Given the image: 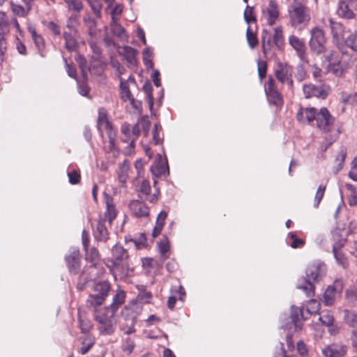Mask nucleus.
Returning <instances> with one entry per match:
<instances>
[{
	"label": "nucleus",
	"mask_w": 357,
	"mask_h": 357,
	"mask_svg": "<svg viewBox=\"0 0 357 357\" xmlns=\"http://www.w3.org/2000/svg\"><path fill=\"white\" fill-rule=\"evenodd\" d=\"M347 352V347L344 345H330L322 349L324 357H343Z\"/></svg>",
	"instance_id": "412c9836"
},
{
	"label": "nucleus",
	"mask_w": 357,
	"mask_h": 357,
	"mask_svg": "<svg viewBox=\"0 0 357 357\" xmlns=\"http://www.w3.org/2000/svg\"><path fill=\"white\" fill-rule=\"evenodd\" d=\"M293 68L287 63L279 62L275 69L277 79L283 84H287L289 89L293 87Z\"/></svg>",
	"instance_id": "9b49d317"
},
{
	"label": "nucleus",
	"mask_w": 357,
	"mask_h": 357,
	"mask_svg": "<svg viewBox=\"0 0 357 357\" xmlns=\"http://www.w3.org/2000/svg\"><path fill=\"white\" fill-rule=\"evenodd\" d=\"M89 4L93 10V13L98 18L101 17V10L102 4L100 0H89Z\"/></svg>",
	"instance_id": "6e6d98bb"
},
{
	"label": "nucleus",
	"mask_w": 357,
	"mask_h": 357,
	"mask_svg": "<svg viewBox=\"0 0 357 357\" xmlns=\"http://www.w3.org/2000/svg\"><path fill=\"white\" fill-rule=\"evenodd\" d=\"M151 190L150 182L147 180H144L140 185L139 192L144 195V199L146 201L151 203H155L158 200L159 192H154L151 195Z\"/></svg>",
	"instance_id": "393cba45"
},
{
	"label": "nucleus",
	"mask_w": 357,
	"mask_h": 357,
	"mask_svg": "<svg viewBox=\"0 0 357 357\" xmlns=\"http://www.w3.org/2000/svg\"><path fill=\"white\" fill-rule=\"evenodd\" d=\"M129 84H135V80L132 76L130 75L126 80L120 77L121 96L122 100L125 102L129 101L133 98V96L129 89Z\"/></svg>",
	"instance_id": "5701e85b"
},
{
	"label": "nucleus",
	"mask_w": 357,
	"mask_h": 357,
	"mask_svg": "<svg viewBox=\"0 0 357 357\" xmlns=\"http://www.w3.org/2000/svg\"><path fill=\"white\" fill-rule=\"evenodd\" d=\"M337 14L345 19H353L355 17L354 12L349 8L347 0H340L338 2Z\"/></svg>",
	"instance_id": "7c9ffc66"
},
{
	"label": "nucleus",
	"mask_w": 357,
	"mask_h": 357,
	"mask_svg": "<svg viewBox=\"0 0 357 357\" xmlns=\"http://www.w3.org/2000/svg\"><path fill=\"white\" fill-rule=\"evenodd\" d=\"M297 288L304 291L307 297L314 296L315 287L313 283L310 280H305V278H303L297 284Z\"/></svg>",
	"instance_id": "72a5a7b5"
},
{
	"label": "nucleus",
	"mask_w": 357,
	"mask_h": 357,
	"mask_svg": "<svg viewBox=\"0 0 357 357\" xmlns=\"http://www.w3.org/2000/svg\"><path fill=\"white\" fill-rule=\"evenodd\" d=\"M245 21L249 24L251 22H256V16L254 13V8L247 6L244 11Z\"/></svg>",
	"instance_id": "13d9d810"
},
{
	"label": "nucleus",
	"mask_w": 357,
	"mask_h": 357,
	"mask_svg": "<svg viewBox=\"0 0 357 357\" xmlns=\"http://www.w3.org/2000/svg\"><path fill=\"white\" fill-rule=\"evenodd\" d=\"M333 42L337 46L342 45L344 40V26L340 22L329 20Z\"/></svg>",
	"instance_id": "2eb2a0df"
},
{
	"label": "nucleus",
	"mask_w": 357,
	"mask_h": 357,
	"mask_svg": "<svg viewBox=\"0 0 357 357\" xmlns=\"http://www.w3.org/2000/svg\"><path fill=\"white\" fill-rule=\"evenodd\" d=\"M324 56L331 65H338L340 63L339 53L335 50L325 51Z\"/></svg>",
	"instance_id": "49530a36"
},
{
	"label": "nucleus",
	"mask_w": 357,
	"mask_h": 357,
	"mask_svg": "<svg viewBox=\"0 0 357 357\" xmlns=\"http://www.w3.org/2000/svg\"><path fill=\"white\" fill-rule=\"evenodd\" d=\"M63 38L65 39L66 48L69 51H74L77 47V41L71 33L65 31L63 33Z\"/></svg>",
	"instance_id": "de8ad7c7"
},
{
	"label": "nucleus",
	"mask_w": 357,
	"mask_h": 357,
	"mask_svg": "<svg viewBox=\"0 0 357 357\" xmlns=\"http://www.w3.org/2000/svg\"><path fill=\"white\" fill-rule=\"evenodd\" d=\"M344 43L347 47H349L354 52H357V33H351L344 39Z\"/></svg>",
	"instance_id": "603ef678"
},
{
	"label": "nucleus",
	"mask_w": 357,
	"mask_h": 357,
	"mask_svg": "<svg viewBox=\"0 0 357 357\" xmlns=\"http://www.w3.org/2000/svg\"><path fill=\"white\" fill-rule=\"evenodd\" d=\"M349 176L354 181H357V157H355L351 163V169Z\"/></svg>",
	"instance_id": "338daca9"
},
{
	"label": "nucleus",
	"mask_w": 357,
	"mask_h": 357,
	"mask_svg": "<svg viewBox=\"0 0 357 357\" xmlns=\"http://www.w3.org/2000/svg\"><path fill=\"white\" fill-rule=\"evenodd\" d=\"M98 128L100 131L105 130L108 135L112 146L114 144L115 131L112 123L109 121L106 113H99L98 119Z\"/></svg>",
	"instance_id": "4468645a"
},
{
	"label": "nucleus",
	"mask_w": 357,
	"mask_h": 357,
	"mask_svg": "<svg viewBox=\"0 0 357 357\" xmlns=\"http://www.w3.org/2000/svg\"><path fill=\"white\" fill-rule=\"evenodd\" d=\"M310 35L309 45L311 50L317 54L325 52L326 39L324 30L319 26H314L310 30Z\"/></svg>",
	"instance_id": "0eeeda50"
},
{
	"label": "nucleus",
	"mask_w": 357,
	"mask_h": 357,
	"mask_svg": "<svg viewBox=\"0 0 357 357\" xmlns=\"http://www.w3.org/2000/svg\"><path fill=\"white\" fill-rule=\"evenodd\" d=\"M118 20V17H112V20L110 23L111 31L114 36L121 39L127 38L126 29L121 24L117 23Z\"/></svg>",
	"instance_id": "c9c22d12"
},
{
	"label": "nucleus",
	"mask_w": 357,
	"mask_h": 357,
	"mask_svg": "<svg viewBox=\"0 0 357 357\" xmlns=\"http://www.w3.org/2000/svg\"><path fill=\"white\" fill-rule=\"evenodd\" d=\"M172 292L174 294L169 296L167 301V306L170 310H173L174 308L176 302L178 299L183 301L185 297V291L181 285L172 289Z\"/></svg>",
	"instance_id": "bb28decb"
},
{
	"label": "nucleus",
	"mask_w": 357,
	"mask_h": 357,
	"mask_svg": "<svg viewBox=\"0 0 357 357\" xmlns=\"http://www.w3.org/2000/svg\"><path fill=\"white\" fill-rule=\"evenodd\" d=\"M330 91L329 86L322 84L319 85L307 84L303 86V91L306 98L317 97L324 99L327 97Z\"/></svg>",
	"instance_id": "f8f14e48"
},
{
	"label": "nucleus",
	"mask_w": 357,
	"mask_h": 357,
	"mask_svg": "<svg viewBox=\"0 0 357 357\" xmlns=\"http://www.w3.org/2000/svg\"><path fill=\"white\" fill-rule=\"evenodd\" d=\"M289 244L292 248H301L304 246L305 241L303 238H298L294 232L288 234Z\"/></svg>",
	"instance_id": "a19ab883"
},
{
	"label": "nucleus",
	"mask_w": 357,
	"mask_h": 357,
	"mask_svg": "<svg viewBox=\"0 0 357 357\" xmlns=\"http://www.w3.org/2000/svg\"><path fill=\"white\" fill-rule=\"evenodd\" d=\"M167 213L165 211H162L159 213V214L158 215V217L156 218L155 227L152 231L151 235H152L153 238H155L158 237L161 234V232L163 229V227L165 225V222L167 219Z\"/></svg>",
	"instance_id": "2f4dec72"
},
{
	"label": "nucleus",
	"mask_w": 357,
	"mask_h": 357,
	"mask_svg": "<svg viewBox=\"0 0 357 357\" xmlns=\"http://www.w3.org/2000/svg\"><path fill=\"white\" fill-rule=\"evenodd\" d=\"M332 251L336 263L344 269H347L349 266V261L347 255L343 252V248L346 244L345 238L340 236L339 231L335 230L332 232Z\"/></svg>",
	"instance_id": "39448f33"
},
{
	"label": "nucleus",
	"mask_w": 357,
	"mask_h": 357,
	"mask_svg": "<svg viewBox=\"0 0 357 357\" xmlns=\"http://www.w3.org/2000/svg\"><path fill=\"white\" fill-rule=\"evenodd\" d=\"M94 343V340L92 337H84L82 342V347L78 349V353L82 355L86 354L93 347Z\"/></svg>",
	"instance_id": "c03bdc74"
},
{
	"label": "nucleus",
	"mask_w": 357,
	"mask_h": 357,
	"mask_svg": "<svg viewBox=\"0 0 357 357\" xmlns=\"http://www.w3.org/2000/svg\"><path fill=\"white\" fill-rule=\"evenodd\" d=\"M344 288L342 279H336L331 285H328L323 294L322 302L324 305H333L336 298L341 295Z\"/></svg>",
	"instance_id": "9d476101"
},
{
	"label": "nucleus",
	"mask_w": 357,
	"mask_h": 357,
	"mask_svg": "<svg viewBox=\"0 0 357 357\" xmlns=\"http://www.w3.org/2000/svg\"><path fill=\"white\" fill-rule=\"evenodd\" d=\"M130 168V162L125 160L120 165L119 171V179L123 184L126 183L128 178V172Z\"/></svg>",
	"instance_id": "58836bf2"
},
{
	"label": "nucleus",
	"mask_w": 357,
	"mask_h": 357,
	"mask_svg": "<svg viewBox=\"0 0 357 357\" xmlns=\"http://www.w3.org/2000/svg\"><path fill=\"white\" fill-rule=\"evenodd\" d=\"M27 29L29 32L31 33L32 40H33L36 47L39 51H42L45 48V41L43 38L37 33L35 26L29 24L27 26Z\"/></svg>",
	"instance_id": "473e14b6"
},
{
	"label": "nucleus",
	"mask_w": 357,
	"mask_h": 357,
	"mask_svg": "<svg viewBox=\"0 0 357 357\" xmlns=\"http://www.w3.org/2000/svg\"><path fill=\"white\" fill-rule=\"evenodd\" d=\"M79 16V13H72L71 15L68 17L66 26L70 31H73L74 32L77 31Z\"/></svg>",
	"instance_id": "09e8293b"
},
{
	"label": "nucleus",
	"mask_w": 357,
	"mask_h": 357,
	"mask_svg": "<svg viewBox=\"0 0 357 357\" xmlns=\"http://www.w3.org/2000/svg\"><path fill=\"white\" fill-rule=\"evenodd\" d=\"M143 61L147 68H153V63L152 61V52L149 48H146L143 51Z\"/></svg>",
	"instance_id": "bf43d9fd"
},
{
	"label": "nucleus",
	"mask_w": 357,
	"mask_h": 357,
	"mask_svg": "<svg viewBox=\"0 0 357 357\" xmlns=\"http://www.w3.org/2000/svg\"><path fill=\"white\" fill-rule=\"evenodd\" d=\"M273 43L278 47L280 48L283 45V35H282V28L281 26H278L274 29V35H273Z\"/></svg>",
	"instance_id": "5fc2aeb1"
},
{
	"label": "nucleus",
	"mask_w": 357,
	"mask_h": 357,
	"mask_svg": "<svg viewBox=\"0 0 357 357\" xmlns=\"http://www.w3.org/2000/svg\"><path fill=\"white\" fill-rule=\"evenodd\" d=\"M130 215L135 218H149L150 208L142 201L132 200L128 205Z\"/></svg>",
	"instance_id": "ddd939ff"
},
{
	"label": "nucleus",
	"mask_w": 357,
	"mask_h": 357,
	"mask_svg": "<svg viewBox=\"0 0 357 357\" xmlns=\"http://www.w3.org/2000/svg\"><path fill=\"white\" fill-rule=\"evenodd\" d=\"M10 4L11 11L16 16L24 17H26L30 13L28 9L20 4L15 3L13 1H11Z\"/></svg>",
	"instance_id": "37998d69"
},
{
	"label": "nucleus",
	"mask_w": 357,
	"mask_h": 357,
	"mask_svg": "<svg viewBox=\"0 0 357 357\" xmlns=\"http://www.w3.org/2000/svg\"><path fill=\"white\" fill-rule=\"evenodd\" d=\"M110 289L111 286L108 281L96 283L93 287L95 293L89 296L86 301V307L87 308L100 307L108 296Z\"/></svg>",
	"instance_id": "20e7f679"
},
{
	"label": "nucleus",
	"mask_w": 357,
	"mask_h": 357,
	"mask_svg": "<svg viewBox=\"0 0 357 357\" xmlns=\"http://www.w3.org/2000/svg\"><path fill=\"white\" fill-rule=\"evenodd\" d=\"M319 320L321 321L322 325L328 326L334 324V317L332 313L329 311H322L321 314L319 317Z\"/></svg>",
	"instance_id": "8fccbe9b"
},
{
	"label": "nucleus",
	"mask_w": 357,
	"mask_h": 357,
	"mask_svg": "<svg viewBox=\"0 0 357 357\" xmlns=\"http://www.w3.org/2000/svg\"><path fill=\"white\" fill-rule=\"evenodd\" d=\"M105 204L106 209L104 213L105 220H107L109 225H112V222L116 219L118 215V210L116 208L114 199L109 195L105 196Z\"/></svg>",
	"instance_id": "f3484780"
},
{
	"label": "nucleus",
	"mask_w": 357,
	"mask_h": 357,
	"mask_svg": "<svg viewBox=\"0 0 357 357\" xmlns=\"http://www.w3.org/2000/svg\"><path fill=\"white\" fill-rule=\"evenodd\" d=\"M151 127V122L148 115L143 116L136 124L132 126V135L135 138H138L142 130L145 136H147Z\"/></svg>",
	"instance_id": "6ab92c4d"
},
{
	"label": "nucleus",
	"mask_w": 357,
	"mask_h": 357,
	"mask_svg": "<svg viewBox=\"0 0 357 357\" xmlns=\"http://www.w3.org/2000/svg\"><path fill=\"white\" fill-rule=\"evenodd\" d=\"M265 93L270 105L275 107L276 109H280L283 105V97L278 91L275 79L270 76L265 84Z\"/></svg>",
	"instance_id": "6e6552de"
},
{
	"label": "nucleus",
	"mask_w": 357,
	"mask_h": 357,
	"mask_svg": "<svg viewBox=\"0 0 357 357\" xmlns=\"http://www.w3.org/2000/svg\"><path fill=\"white\" fill-rule=\"evenodd\" d=\"M138 51L136 49L130 46H123L119 51V54L123 56L125 60L132 66L137 64L136 55Z\"/></svg>",
	"instance_id": "a878e982"
},
{
	"label": "nucleus",
	"mask_w": 357,
	"mask_h": 357,
	"mask_svg": "<svg viewBox=\"0 0 357 357\" xmlns=\"http://www.w3.org/2000/svg\"><path fill=\"white\" fill-rule=\"evenodd\" d=\"M111 252L112 257L107 259L106 266L115 279L117 277L123 279L130 275L133 269L129 265L128 250L117 243L112 247Z\"/></svg>",
	"instance_id": "f257e3e1"
},
{
	"label": "nucleus",
	"mask_w": 357,
	"mask_h": 357,
	"mask_svg": "<svg viewBox=\"0 0 357 357\" xmlns=\"http://www.w3.org/2000/svg\"><path fill=\"white\" fill-rule=\"evenodd\" d=\"M159 252L163 259L169 258L170 250L169 241L167 236H163L157 243Z\"/></svg>",
	"instance_id": "e433bc0d"
},
{
	"label": "nucleus",
	"mask_w": 357,
	"mask_h": 357,
	"mask_svg": "<svg viewBox=\"0 0 357 357\" xmlns=\"http://www.w3.org/2000/svg\"><path fill=\"white\" fill-rule=\"evenodd\" d=\"M246 38H247V40L249 44V46L252 49L255 48L257 46V45L258 44V39H257V35L255 33L252 31L250 26H248L247 29Z\"/></svg>",
	"instance_id": "4d7b16f0"
},
{
	"label": "nucleus",
	"mask_w": 357,
	"mask_h": 357,
	"mask_svg": "<svg viewBox=\"0 0 357 357\" xmlns=\"http://www.w3.org/2000/svg\"><path fill=\"white\" fill-rule=\"evenodd\" d=\"M310 115L306 116L307 121L309 124L312 126L314 125L320 130L324 132L331 131L334 119L331 115V113H310Z\"/></svg>",
	"instance_id": "423d86ee"
},
{
	"label": "nucleus",
	"mask_w": 357,
	"mask_h": 357,
	"mask_svg": "<svg viewBox=\"0 0 357 357\" xmlns=\"http://www.w3.org/2000/svg\"><path fill=\"white\" fill-rule=\"evenodd\" d=\"M257 70L259 77L261 80H262L266 75L267 71V63L264 61H257Z\"/></svg>",
	"instance_id": "69168bd1"
},
{
	"label": "nucleus",
	"mask_w": 357,
	"mask_h": 357,
	"mask_svg": "<svg viewBox=\"0 0 357 357\" xmlns=\"http://www.w3.org/2000/svg\"><path fill=\"white\" fill-rule=\"evenodd\" d=\"M79 250H74L66 257L65 260L71 273H79L81 266Z\"/></svg>",
	"instance_id": "a211bd4d"
},
{
	"label": "nucleus",
	"mask_w": 357,
	"mask_h": 357,
	"mask_svg": "<svg viewBox=\"0 0 357 357\" xmlns=\"http://www.w3.org/2000/svg\"><path fill=\"white\" fill-rule=\"evenodd\" d=\"M135 347V344L134 340H132L130 337H127L123 340L122 349L123 351L126 352L128 354H130Z\"/></svg>",
	"instance_id": "052dcab7"
},
{
	"label": "nucleus",
	"mask_w": 357,
	"mask_h": 357,
	"mask_svg": "<svg viewBox=\"0 0 357 357\" xmlns=\"http://www.w3.org/2000/svg\"><path fill=\"white\" fill-rule=\"evenodd\" d=\"M289 42L291 46L296 51L299 58L302 61H306V47L304 41L298 37L291 35L289 38Z\"/></svg>",
	"instance_id": "aec40b11"
},
{
	"label": "nucleus",
	"mask_w": 357,
	"mask_h": 357,
	"mask_svg": "<svg viewBox=\"0 0 357 357\" xmlns=\"http://www.w3.org/2000/svg\"><path fill=\"white\" fill-rule=\"evenodd\" d=\"M290 317L292 322L294 324L295 328L297 330L301 329V326L298 324L299 321L305 319L303 314V309L298 307L292 306L291 308Z\"/></svg>",
	"instance_id": "f704fd0d"
},
{
	"label": "nucleus",
	"mask_w": 357,
	"mask_h": 357,
	"mask_svg": "<svg viewBox=\"0 0 357 357\" xmlns=\"http://www.w3.org/2000/svg\"><path fill=\"white\" fill-rule=\"evenodd\" d=\"M86 252L85 259L86 261L92 263L93 266H96L100 260V254L97 248H91L90 250Z\"/></svg>",
	"instance_id": "a18cd8bd"
},
{
	"label": "nucleus",
	"mask_w": 357,
	"mask_h": 357,
	"mask_svg": "<svg viewBox=\"0 0 357 357\" xmlns=\"http://www.w3.org/2000/svg\"><path fill=\"white\" fill-rule=\"evenodd\" d=\"M126 297V294L123 290L120 289L116 290L112 304L106 307L112 310L116 313L119 308L125 303Z\"/></svg>",
	"instance_id": "c756f323"
},
{
	"label": "nucleus",
	"mask_w": 357,
	"mask_h": 357,
	"mask_svg": "<svg viewBox=\"0 0 357 357\" xmlns=\"http://www.w3.org/2000/svg\"><path fill=\"white\" fill-rule=\"evenodd\" d=\"M93 312L94 320L98 324V330L100 335H110L116 330L117 320L116 312L106 307L88 308Z\"/></svg>",
	"instance_id": "7ed1b4c3"
},
{
	"label": "nucleus",
	"mask_w": 357,
	"mask_h": 357,
	"mask_svg": "<svg viewBox=\"0 0 357 357\" xmlns=\"http://www.w3.org/2000/svg\"><path fill=\"white\" fill-rule=\"evenodd\" d=\"M342 111L347 110L357 112V93L352 94L342 93L341 96Z\"/></svg>",
	"instance_id": "4be33fe9"
},
{
	"label": "nucleus",
	"mask_w": 357,
	"mask_h": 357,
	"mask_svg": "<svg viewBox=\"0 0 357 357\" xmlns=\"http://www.w3.org/2000/svg\"><path fill=\"white\" fill-rule=\"evenodd\" d=\"M69 183L72 185L78 184L81 181V174L79 170L74 169L68 173Z\"/></svg>",
	"instance_id": "680f3d73"
},
{
	"label": "nucleus",
	"mask_w": 357,
	"mask_h": 357,
	"mask_svg": "<svg viewBox=\"0 0 357 357\" xmlns=\"http://www.w3.org/2000/svg\"><path fill=\"white\" fill-rule=\"evenodd\" d=\"M320 278V269L317 266H311L306 270L305 280H310L312 283L319 281Z\"/></svg>",
	"instance_id": "ea45409f"
},
{
	"label": "nucleus",
	"mask_w": 357,
	"mask_h": 357,
	"mask_svg": "<svg viewBox=\"0 0 357 357\" xmlns=\"http://www.w3.org/2000/svg\"><path fill=\"white\" fill-rule=\"evenodd\" d=\"M151 172L155 178H159L165 175L166 172L169 174V167L167 162L163 161L161 158L159 161L155 162L151 167Z\"/></svg>",
	"instance_id": "c85d7f7f"
},
{
	"label": "nucleus",
	"mask_w": 357,
	"mask_h": 357,
	"mask_svg": "<svg viewBox=\"0 0 357 357\" xmlns=\"http://www.w3.org/2000/svg\"><path fill=\"white\" fill-rule=\"evenodd\" d=\"M91 321L87 319L79 318V327L82 333H87L92 328Z\"/></svg>",
	"instance_id": "774afa93"
},
{
	"label": "nucleus",
	"mask_w": 357,
	"mask_h": 357,
	"mask_svg": "<svg viewBox=\"0 0 357 357\" xmlns=\"http://www.w3.org/2000/svg\"><path fill=\"white\" fill-rule=\"evenodd\" d=\"M287 12L292 27L302 30L309 24L311 15L306 0H294L289 6Z\"/></svg>",
	"instance_id": "f03ea898"
},
{
	"label": "nucleus",
	"mask_w": 357,
	"mask_h": 357,
	"mask_svg": "<svg viewBox=\"0 0 357 357\" xmlns=\"http://www.w3.org/2000/svg\"><path fill=\"white\" fill-rule=\"evenodd\" d=\"M121 132L122 134L121 139L123 142L128 143L129 146L134 149L135 141L138 138H135L132 135V128L128 123H124L121 127Z\"/></svg>",
	"instance_id": "b1692460"
},
{
	"label": "nucleus",
	"mask_w": 357,
	"mask_h": 357,
	"mask_svg": "<svg viewBox=\"0 0 357 357\" xmlns=\"http://www.w3.org/2000/svg\"><path fill=\"white\" fill-rule=\"evenodd\" d=\"M66 5L67 10L73 13H80L84 8L81 0H63Z\"/></svg>",
	"instance_id": "4c0bfd02"
},
{
	"label": "nucleus",
	"mask_w": 357,
	"mask_h": 357,
	"mask_svg": "<svg viewBox=\"0 0 357 357\" xmlns=\"http://www.w3.org/2000/svg\"><path fill=\"white\" fill-rule=\"evenodd\" d=\"M347 189L351 192L348 197L349 204L351 206H357V190L352 185H347Z\"/></svg>",
	"instance_id": "e2e57ef3"
},
{
	"label": "nucleus",
	"mask_w": 357,
	"mask_h": 357,
	"mask_svg": "<svg viewBox=\"0 0 357 357\" xmlns=\"http://www.w3.org/2000/svg\"><path fill=\"white\" fill-rule=\"evenodd\" d=\"M84 22L88 28V33L90 36H93L96 33V21L91 17H86L84 18Z\"/></svg>",
	"instance_id": "3c124183"
},
{
	"label": "nucleus",
	"mask_w": 357,
	"mask_h": 357,
	"mask_svg": "<svg viewBox=\"0 0 357 357\" xmlns=\"http://www.w3.org/2000/svg\"><path fill=\"white\" fill-rule=\"evenodd\" d=\"M280 15L278 3L275 0H269L268 4L261 8V20L268 26H273Z\"/></svg>",
	"instance_id": "1a4fd4ad"
},
{
	"label": "nucleus",
	"mask_w": 357,
	"mask_h": 357,
	"mask_svg": "<svg viewBox=\"0 0 357 357\" xmlns=\"http://www.w3.org/2000/svg\"><path fill=\"white\" fill-rule=\"evenodd\" d=\"M143 89H144L145 93L146 94V96H147L149 109L151 110H152L153 107V98L152 96V86L151 85V84H146L144 85Z\"/></svg>",
	"instance_id": "0e129e2a"
},
{
	"label": "nucleus",
	"mask_w": 357,
	"mask_h": 357,
	"mask_svg": "<svg viewBox=\"0 0 357 357\" xmlns=\"http://www.w3.org/2000/svg\"><path fill=\"white\" fill-rule=\"evenodd\" d=\"M321 304L316 299L310 300L306 305V310L309 314L318 312L320 310Z\"/></svg>",
	"instance_id": "864d4df0"
},
{
	"label": "nucleus",
	"mask_w": 357,
	"mask_h": 357,
	"mask_svg": "<svg viewBox=\"0 0 357 357\" xmlns=\"http://www.w3.org/2000/svg\"><path fill=\"white\" fill-rule=\"evenodd\" d=\"M10 29V23L6 13L0 11V40H6Z\"/></svg>",
	"instance_id": "cd10ccee"
},
{
	"label": "nucleus",
	"mask_w": 357,
	"mask_h": 357,
	"mask_svg": "<svg viewBox=\"0 0 357 357\" xmlns=\"http://www.w3.org/2000/svg\"><path fill=\"white\" fill-rule=\"evenodd\" d=\"M344 321L347 324L357 331V313L346 310L344 311Z\"/></svg>",
	"instance_id": "79ce46f5"
},
{
	"label": "nucleus",
	"mask_w": 357,
	"mask_h": 357,
	"mask_svg": "<svg viewBox=\"0 0 357 357\" xmlns=\"http://www.w3.org/2000/svg\"><path fill=\"white\" fill-rule=\"evenodd\" d=\"M105 221L102 216L100 215L93 227V236L98 241L107 242L109 239V232L105 226Z\"/></svg>",
	"instance_id": "dca6fc26"
}]
</instances>
